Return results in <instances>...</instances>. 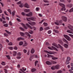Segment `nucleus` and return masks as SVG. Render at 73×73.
<instances>
[{"mask_svg":"<svg viewBox=\"0 0 73 73\" xmlns=\"http://www.w3.org/2000/svg\"><path fill=\"white\" fill-rule=\"evenodd\" d=\"M66 5L68 7H69V8H71V7H72L73 5L72 3H70L68 4H67Z\"/></svg>","mask_w":73,"mask_h":73,"instance_id":"2eb2a0df","label":"nucleus"},{"mask_svg":"<svg viewBox=\"0 0 73 73\" xmlns=\"http://www.w3.org/2000/svg\"><path fill=\"white\" fill-rule=\"evenodd\" d=\"M5 27H8V24H5L3 25Z\"/></svg>","mask_w":73,"mask_h":73,"instance_id":"13d9d810","label":"nucleus"},{"mask_svg":"<svg viewBox=\"0 0 73 73\" xmlns=\"http://www.w3.org/2000/svg\"><path fill=\"white\" fill-rule=\"evenodd\" d=\"M15 11H13L12 13L13 16H14L15 15Z\"/></svg>","mask_w":73,"mask_h":73,"instance_id":"58836bf2","label":"nucleus"},{"mask_svg":"<svg viewBox=\"0 0 73 73\" xmlns=\"http://www.w3.org/2000/svg\"><path fill=\"white\" fill-rule=\"evenodd\" d=\"M23 44V42L21 41L20 42H19V45H22Z\"/></svg>","mask_w":73,"mask_h":73,"instance_id":"ea45409f","label":"nucleus"},{"mask_svg":"<svg viewBox=\"0 0 73 73\" xmlns=\"http://www.w3.org/2000/svg\"><path fill=\"white\" fill-rule=\"evenodd\" d=\"M23 4H21L19 5V7H21V8H23Z\"/></svg>","mask_w":73,"mask_h":73,"instance_id":"864d4df0","label":"nucleus"},{"mask_svg":"<svg viewBox=\"0 0 73 73\" xmlns=\"http://www.w3.org/2000/svg\"><path fill=\"white\" fill-rule=\"evenodd\" d=\"M45 30H48V29H50V28L49 27H47L44 28Z\"/></svg>","mask_w":73,"mask_h":73,"instance_id":"cd10ccee","label":"nucleus"},{"mask_svg":"<svg viewBox=\"0 0 73 73\" xmlns=\"http://www.w3.org/2000/svg\"><path fill=\"white\" fill-rule=\"evenodd\" d=\"M52 48L53 49H54L56 51H58V49H57V48H56L55 47L53 46H52Z\"/></svg>","mask_w":73,"mask_h":73,"instance_id":"a878e982","label":"nucleus"},{"mask_svg":"<svg viewBox=\"0 0 73 73\" xmlns=\"http://www.w3.org/2000/svg\"><path fill=\"white\" fill-rule=\"evenodd\" d=\"M46 64L47 65H52V63L49 61H47L46 62Z\"/></svg>","mask_w":73,"mask_h":73,"instance_id":"f3484780","label":"nucleus"},{"mask_svg":"<svg viewBox=\"0 0 73 73\" xmlns=\"http://www.w3.org/2000/svg\"><path fill=\"white\" fill-rule=\"evenodd\" d=\"M26 25H27V26L28 27H29V28H30L31 29H33V28L31 26L29 25V24H28V23H26Z\"/></svg>","mask_w":73,"mask_h":73,"instance_id":"dca6fc26","label":"nucleus"},{"mask_svg":"<svg viewBox=\"0 0 73 73\" xmlns=\"http://www.w3.org/2000/svg\"><path fill=\"white\" fill-rule=\"evenodd\" d=\"M35 56V55H32L30 58L29 60L30 61H31L32 60V57H33Z\"/></svg>","mask_w":73,"mask_h":73,"instance_id":"e433bc0d","label":"nucleus"},{"mask_svg":"<svg viewBox=\"0 0 73 73\" xmlns=\"http://www.w3.org/2000/svg\"><path fill=\"white\" fill-rule=\"evenodd\" d=\"M26 16L28 17H31L32 16V13L30 12V13L26 14Z\"/></svg>","mask_w":73,"mask_h":73,"instance_id":"9b49d317","label":"nucleus"},{"mask_svg":"<svg viewBox=\"0 0 73 73\" xmlns=\"http://www.w3.org/2000/svg\"><path fill=\"white\" fill-rule=\"evenodd\" d=\"M63 40L64 41V42H65L66 43V44H68V41H67L65 39L63 38Z\"/></svg>","mask_w":73,"mask_h":73,"instance_id":"6ab92c4d","label":"nucleus"},{"mask_svg":"<svg viewBox=\"0 0 73 73\" xmlns=\"http://www.w3.org/2000/svg\"><path fill=\"white\" fill-rule=\"evenodd\" d=\"M3 48V46H2V44H0V51L1 50V48Z\"/></svg>","mask_w":73,"mask_h":73,"instance_id":"a19ab883","label":"nucleus"},{"mask_svg":"<svg viewBox=\"0 0 73 73\" xmlns=\"http://www.w3.org/2000/svg\"><path fill=\"white\" fill-rule=\"evenodd\" d=\"M28 23L31 25H35L36 24V23L34 22H29Z\"/></svg>","mask_w":73,"mask_h":73,"instance_id":"f8f14e48","label":"nucleus"},{"mask_svg":"<svg viewBox=\"0 0 73 73\" xmlns=\"http://www.w3.org/2000/svg\"><path fill=\"white\" fill-rule=\"evenodd\" d=\"M1 64L2 65L4 66L5 65V62L3 61L1 63Z\"/></svg>","mask_w":73,"mask_h":73,"instance_id":"f704fd0d","label":"nucleus"},{"mask_svg":"<svg viewBox=\"0 0 73 73\" xmlns=\"http://www.w3.org/2000/svg\"><path fill=\"white\" fill-rule=\"evenodd\" d=\"M23 40V38L20 37L18 38L17 40V41H19V40Z\"/></svg>","mask_w":73,"mask_h":73,"instance_id":"4be33fe9","label":"nucleus"},{"mask_svg":"<svg viewBox=\"0 0 73 73\" xmlns=\"http://www.w3.org/2000/svg\"><path fill=\"white\" fill-rule=\"evenodd\" d=\"M42 30H43V28L42 27H40V31H42Z\"/></svg>","mask_w":73,"mask_h":73,"instance_id":"5fc2aeb1","label":"nucleus"},{"mask_svg":"<svg viewBox=\"0 0 73 73\" xmlns=\"http://www.w3.org/2000/svg\"><path fill=\"white\" fill-rule=\"evenodd\" d=\"M23 70H24V71H25V70H26L27 69L26 68H24V67H23L22 68Z\"/></svg>","mask_w":73,"mask_h":73,"instance_id":"0e129e2a","label":"nucleus"},{"mask_svg":"<svg viewBox=\"0 0 73 73\" xmlns=\"http://www.w3.org/2000/svg\"><path fill=\"white\" fill-rule=\"evenodd\" d=\"M62 73V71L61 70H59L57 72V73Z\"/></svg>","mask_w":73,"mask_h":73,"instance_id":"79ce46f5","label":"nucleus"},{"mask_svg":"<svg viewBox=\"0 0 73 73\" xmlns=\"http://www.w3.org/2000/svg\"><path fill=\"white\" fill-rule=\"evenodd\" d=\"M4 70H5V73H8V72L7 71V70L6 69H4Z\"/></svg>","mask_w":73,"mask_h":73,"instance_id":"052dcab7","label":"nucleus"},{"mask_svg":"<svg viewBox=\"0 0 73 73\" xmlns=\"http://www.w3.org/2000/svg\"><path fill=\"white\" fill-rule=\"evenodd\" d=\"M35 52V50L33 48H32L31 51V53H32L33 54V53H34V52Z\"/></svg>","mask_w":73,"mask_h":73,"instance_id":"5701e85b","label":"nucleus"},{"mask_svg":"<svg viewBox=\"0 0 73 73\" xmlns=\"http://www.w3.org/2000/svg\"><path fill=\"white\" fill-rule=\"evenodd\" d=\"M37 63H38V61H36L35 62V66H36L37 65Z\"/></svg>","mask_w":73,"mask_h":73,"instance_id":"6e6d98bb","label":"nucleus"},{"mask_svg":"<svg viewBox=\"0 0 73 73\" xmlns=\"http://www.w3.org/2000/svg\"><path fill=\"white\" fill-rule=\"evenodd\" d=\"M36 19L34 17H32L27 18V20L28 21H31V20L35 21H36Z\"/></svg>","mask_w":73,"mask_h":73,"instance_id":"20e7f679","label":"nucleus"},{"mask_svg":"<svg viewBox=\"0 0 73 73\" xmlns=\"http://www.w3.org/2000/svg\"><path fill=\"white\" fill-rule=\"evenodd\" d=\"M53 31H54V32L56 33H58V31H57V30H56L54 29L53 30Z\"/></svg>","mask_w":73,"mask_h":73,"instance_id":"c03bdc74","label":"nucleus"},{"mask_svg":"<svg viewBox=\"0 0 73 73\" xmlns=\"http://www.w3.org/2000/svg\"><path fill=\"white\" fill-rule=\"evenodd\" d=\"M24 11L25 12H29V11H30V10H29V9H25L24 10Z\"/></svg>","mask_w":73,"mask_h":73,"instance_id":"a211bd4d","label":"nucleus"},{"mask_svg":"<svg viewBox=\"0 0 73 73\" xmlns=\"http://www.w3.org/2000/svg\"><path fill=\"white\" fill-rule=\"evenodd\" d=\"M27 45H28V44L26 42V41L24 42V44L23 45V46H27Z\"/></svg>","mask_w":73,"mask_h":73,"instance_id":"412c9836","label":"nucleus"},{"mask_svg":"<svg viewBox=\"0 0 73 73\" xmlns=\"http://www.w3.org/2000/svg\"><path fill=\"white\" fill-rule=\"evenodd\" d=\"M68 28L69 29H70V30H67V32L69 33H70L73 34V29H72V28H73V26L70 25H68Z\"/></svg>","mask_w":73,"mask_h":73,"instance_id":"f257e3e1","label":"nucleus"},{"mask_svg":"<svg viewBox=\"0 0 73 73\" xmlns=\"http://www.w3.org/2000/svg\"><path fill=\"white\" fill-rule=\"evenodd\" d=\"M24 7L27 8H30V6L27 3H25L24 5Z\"/></svg>","mask_w":73,"mask_h":73,"instance_id":"9d476101","label":"nucleus"},{"mask_svg":"<svg viewBox=\"0 0 73 73\" xmlns=\"http://www.w3.org/2000/svg\"><path fill=\"white\" fill-rule=\"evenodd\" d=\"M21 53H20V52H18V53L17 56H21Z\"/></svg>","mask_w":73,"mask_h":73,"instance_id":"09e8293b","label":"nucleus"},{"mask_svg":"<svg viewBox=\"0 0 73 73\" xmlns=\"http://www.w3.org/2000/svg\"><path fill=\"white\" fill-rule=\"evenodd\" d=\"M8 12L10 13V15H12V13L11 12V11L10 9H8Z\"/></svg>","mask_w":73,"mask_h":73,"instance_id":"2f4dec72","label":"nucleus"},{"mask_svg":"<svg viewBox=\"0 0 73 73\" xmlns=\"http://www.w3.org/2000/svg\"><path fill=\"white\" fill-rule=\"evenodd\" d=\"M6 57H7L8 59H9V60H10L11 58H10V56L9 55H6Z\"/></svg>","mask_w":73,"mask_h":73,"instance_id":"72a5a7b5","label":"nucleus"},{"mask_svg":"<svg viewBox=\"0 0 73 73\" xmlns=\"http://www.w3.org/2000/svg\"><path fill=\"white\" fill-rule=\"evenodd\" d=\"M20 34L22 36H24V35H27V36H28L29 38H30V37H31V35L29 34L28 32H26L24 33L23 32H21L20 33Z\"/></svg>","mask_w":73,"mask_h":73,"instance_id":"7ed1b4c3","label":"nucleus"},{"mask_svg":"<svg viewBox=\"0 0 73 73\" xmlns=\"http://www.w3.org/2000/svg\"><path fill=\"white\" fill-rule=\"evenodd\" d=\"M44 52H45L47 53H48V54H53V53L51 51L48 52L47 51L44 50Z\"/></svg>","mask_w":73,"mask_h":73,"instance_id":"4468645a","label":"nucleus"},{"mask_svg":"<svg viewBox=\"0 0 73 73\" xmlns=\"http://www.w3.org/2000/svg\"><path fill=\"white\" fill-rule=\"evenodd\" d=\"M2 16H2V19H3V20H5V18H4V17H3L4 16V14H2Z\"/></svg>","mask_w":73,"mask_h":73,"instance_id":"4c0bfd02","label":"nucleus"},{"mask_svg":"<svg viewBox=\"0 0 73 73\" xmlns=\"http://www.w3.org/2000/svg\"><path fill=\"white\" fill-rule=\"evenodd\" d=\"M36 11H39V8L36 7Z\"/></svg>","mask_w":73,"mask_h":73,"instance_id":"4d7b16f0","label":"nucleus"},{"mask_svg":"<svg viewBox=\"0 0 73 73\" xmlns=\"http://www.w3.org/2000/svg\"><path fill=\"white\" fill-rule=\"evenodd\" d=\"M17 21H18V22H21V20L19 18H17Z\"/></svg>","mask_w":73,"mask_h":73,"instance_id":"603ef678","label":"nucleus"},{"mask_svg":"<svg viewBox=\"0 0 73 73\" xmlns=\"http://www.w3.org/2000/svg\"><path fill=\"white\" fill-rule=\"evenodd\" d=\"M61 18L62 19L63 21H64L66 22V21H67V17H66L64 16H62Z\"/></svg>","mask_w":73,"mask_h":73,"instance_id":"1a4fd4ad","label":"nucleus"},{"mask_svg":"<svg viewBox=\"0 0 73 73\" xmlns=\"http://www.w3.org/2000/svg\"><path fill=\"white\" fill-rule=\"evenodd\" d=\"M69 36H70V37H72V38H73V35L72 34H69Z\"/></svg>","mask_w":73,"mask_h":73,"instance_id":"de8ad7c7","label":"nucleus"},{"mask_svg":"<svg viewBox=\"0 0 73 73\" xmlns=\"http://www.w3.org/2000/svg\"><path fill=\"white\" fill-rule=\"evenodd\" d=\"M23 52L25 53H26L27 52V50L25 49H24L23 50Z\"/></svg>","mask_w":73,"mask_h":73,"instance_id":"680f3d73","label":"nucleus"},{"mask_svg":"<svg viewBox=\"0 0 73 73\" xmlns=\"http://www.w3.org/2000/svg\"><path fill=\"white\" fill-rule=\"evenodd\" d=\"M20 29L21 30H22V31H25V29H24L23 28H22V27H19Z\"/></svg>","mask_w":73,"mask_h":73,"instance_id":"7c9ffc66","label":"nucleus"},{"mask_svg":"<svg viewBox=\"0 0 73 73\" xmlns=\"http://www.w3.org/2000/svg\"><path fill=\"white\" fill-rule=\"evenodd\" d=\"M67 61H70L71 60V59L70 58V57L68 56L67 58Z\"/></svg>","mask_w":73,"mask_h":73,"instance_id":"c9c22d12","label":"nucleus"},{"mask_svg":"<svg viewBox=\"0 0 73 73\" xmlns=\"http://www.w3.org/2000/svg\"><path fill=\"white\" fill-rule=\"evenodd\" d=\"M48 48L49 49H50V50H53V49H52L50 47H48Z\"/></svg>","mask_w":73,"mask_h":73,"instance_id":"338daca9","label":"nucleus"},{"mask_svg":"<svg viewBox=\"0 0 73 73\" xmlns=\"http://www.w3.org/2000/svg\"><path fill=\"white\" fill-rule=\"evenodd\" d=\"M8 44L9 45H12V43L11 42H10V43H8Z\"/></svg>","mask_w":73,"mask_h":73,"instance_id":"bf43d9fd","label":"nucleus"},{"mask_svg":"<svg viewBox=\"0 0 73 73\" xmlns=\"http://www.w3.org/2000/svg\"><path fill=\"white\" fill-rule=\"evenodd\" d=\"M51 31L50 30H49L48 31V34H50L51 33Z\"/></svg>","mask_w":73,"mask_h":73,"instance_id":"69168bd1","label":"nucleus"},{"mask_svg":"<svg viewBox=\"0 0 73 73\" xmlns=\"http://www.w3.org/2000/svg\"><path fill=\"white\" fill-rule=\"evenodd\" d=\"M9 49L10 50H12V49H13V47H12L10 46L9 47Z\"/></svg>","mask_w":73,"mask_h":73,"instance_id":"49530a36","label":"nucleus"},{"mask_svg":"<svg viewBox=\"0 0 73 73\" xmlns=\"http://www.w3.org/2000/svg\"><path fill=\"white\" fill-rule=\"evenodd\" d=\"M70 63V62L68 61H66V65H68V64H69Z\"/></svg>","mask_w":73,"mask_h":73,"instance_id":"37998d69","label":"nucleus"},{"mask_svg":"<svg viewBox=\"0 0 73 73\" xmlns=\"http://www.w3.org/2000/svg\"><path fill=\"white\" fill-rule=\"evenodd\" d=\"M59 5L61 6V7H62L61 9V11H65L66 10V9H65V5H64L63 3H59Z\"/></svg>","mask_w":73,"mask_h":73,"instance_id":"39448f33","label":"nucleus"},{"mask_svg":"<svg viewBox=\"0 0 73 73\" xmlns=\"http://www.w3.org/2000/svg\"><path fill=\"white\" fill-rule=\"evenodd\" d=\"M21 56H17V59H20V58H21Z\"/></svg>","mask_w":73,"mask_h":73,"instance_id":"774afa93","label":"nucleus"},{"mask_svg":"<svg viewBox=\"0 0 73 73\" xmlns=\"http://www.w3.org/2000/svg\"><path fill=\"white\" fill-rule=\"evenodd\" d=\"M69 12H73V7L70 10Z\"/></svg>","mask_w":73,"mask_h":73,"instance_id":"473e14b6","label":"nucleus"},{"mask_svg":"<svg viewBox=\"0 0 73 73\" xmlns=\"http://www.w3.org/2000/svg\"><path fill=\"white\" fill-rule=\"evenodd\" d=\"M29 33L30 34H32L33 33V31L31 30H30L29 31Z\"/></svg>","mask_w":73,"mask_h":73,"instance_id":"393cba45","label":"nucleus"},{"mask_svg":"<svg viewBox=\"0 0 73 73\" xmlns=\"http://www.w3.org/2000/svg\"><path fill=\"white\" fill-rule=\"evenodd\" d=\"M64 36L68 41H70L71 40V38L67 35H64Z\"/></svg>","mask_w":73,"mask_h":73,"instance_id":"0eeeda50","label":"nucleus"},{"mask_svg":"<svg viewBox=\"0 0 73 73\" xmlns=\"http://www.w3.org/2000/svg\"><path fill=\"white\" fill-rule=\"evenodd\" d=\"M5 32L7 33H8L9 35H11V33L9 32L7 30H5Z\"/></svg>","mask_w":73,"mask_h":73,"instance_id":"b1692460","label":"nucleus"},{"mask_svg":"<svg viewBox=\"0 0 73 73\" xmlns=\"http://www.w3.org/2000/svg\"><path fill=\"white\" fill-rule=\"evenodd\" d=\"M4 36H6V37H7V36H8V34L6 33H4Z\"/></svg>","mask_w":73,"mask_h":73,"instance_id":"e2e57ef3","label":"nucleus"},{"mask_svg":"<svg viewBox=\"0 0 73 73\" xmlns=\"http://www.w3.org/2000/svg\"><path fill=\"white\" fill-rule=\"evenodd\" d=\"M36 70L35 68H33L31 69V71L32 72H35Z\"/></svg>","mask_w":73,"mask_h":73,"instance_id":"c85d7f7f","label":"nucleus"},{"mask_svg":"<svg viewBox=\"0 0 73 73\" xmlns=\"http://www.w3.org/2000/svg\"><path fill=\"white\" fill-rule=\"evenodd\" d=\"M43 1L45 3H49V1H48L47 0H44Z\"/></svg>","mask_w":73,"mask_h":73,"instance_id":"8fccbe9b","label":"nucleus"},{"mask_svg":"<svg viewBox=\"0 0 73 73\" xmlns=\"http://www.w3.org/2000/svg\"><path fill=\"white\" fill-rule=\"evenodd\" d=\"M43 24H44V26H45L46 27V26H47V25H48V24L46 23H43Z\"/></svg>","mask_w":73,"mask_h":73,"instance_id":"3c124183","label":"nucleus"},{"mask_svg":"<svg viewBox=\"0 0 73 73\" xmlns=\"http://www.w3.org/2000/svg\"><path fill=\"white\" fill-rule=\"evenodd\" d=\"M13 56H15L16 55V54H17V52L16 51H13Z\"/></svg>","mask_w":73,"mask_h":73,"instance_id":"aec40b11","label":"nucleus"},{"mask_svg":"<svg viewBox=\"0 0 73 73\" xmlns=\"http://www.w3.org/2000/svg\"><path fill=\"white\" fill-rule=\"evenodd\" d=\"M59 68H60V65H57L55 66H52L51 68V69H52V70H54L55 69H59Z\"/></svg>","mask_w":73,"mask_h":73,"instance_id":"423d86ee","label":"nucleus"},{"mask_svg":"<svg viewBox=\"0 0 73 73\" xmlns=\"http://www.w3.org/2000/svg\"><path fill=\"white\" fill-rule=\"evenodd\" d=\"M52 45L53 46H55V47H56L58 49L60 48V49L61 50L62 52H64V48H63V47L60 44H58V46H57V45L56 44V43H53L52 44Z\"/></svg>","mask_w":73,"mask_h":73,"instance_id":"f03ea898","label":"nucleus"},{"mask_svg":"<svg viewBox=\"0 0 73 73\" xmlns=\"http://www.w3.org/2000/svg\"><path fill=\"white\" fill-rule=\"evenodd\" d=\"M52 60H57L58 59V58L55 57H52Z\"/></svg>","mask_w":73,"mask_h":73,"instance_id":"c756f323","label":"nucleus"},{"mask_svg":"<svg viewBox=\"0 0 73 73\" xmlns=\"http://www.w3.org/2000/svg\"><path fill=\"white\" fill-rule=\"evenodd\" d=\"M21 25H22L23 27H24V28H25V29H28V27H27L26 26H25V25L23 24V23H21Z\"/></svg>","mask_w":73,"mask_h":73,"instance_id":"ddd939ff","label":"nucleus"},{"mask_svg":"<svg viewBox=\"0 0 73 73\" xmlns=\"http://www.w3.org/2000/svg\"><path fill=\"white\" fill-rule=\"evenodd\" d=\"M62 23V20H60L59 21H58L57 22H55L54 23L55 24L57 25H60V24H61Z\"/></svg>","mask_w":73,"mask_h":73,"instance_id":"6e6552de","label":"nucleus"},{"mask_svg":"<svg viewBox=\"0 0 73 73\" xmlns=\"http://www.w3.org/2000/svg\"><path fill=\"white\" fill-rule=\"evenodd\" d=\"M64 46L65 48H68V45L66 44H64Z\"/></svg>","mask_w":73,"mask_h":73,"instance_id":"bb28decb","label":"nucleus"},{"mask_svg":"<svg viewBox=\"0 0 73 73\" xmlns=\"http://www.w3.org/2000/svg\"><path fill=\"white\" fill-rule=\"evenodd\" d=\"M17 4L18 5H19V4H21V1H19L18 2H17Z\"/></svg>","mask_w":73,"mask_h":73,"instance_id":"a18cd8bd","label":"nucleus"}]
</instances>
